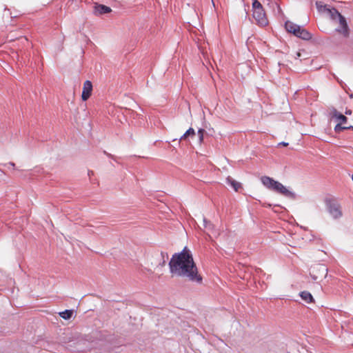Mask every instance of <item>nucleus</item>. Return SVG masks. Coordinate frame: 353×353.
Listing matches in <instances>:
<instances>
[{"mask_svg": "<svg viewBox=\"0 0 353 353\" xmlns=\"http://www.w3.org/2000/svg\"><path fill=\"white\" fill-rule=\"evenodd\" d=\"M168 265L172 276L185 278L196 283L202 282V276L199 274L191 252L186 247L181 252L174 254Z\"/></svg>", "mask_w": 353, "mask_h": 353, "instance_id": "nucleus-1", "label": "nucleus"}, {"mask_svg": "<svg viewBox=\"0 0 353 353\" xmlns=\"http://www.w3.org/2000/svg\"><path fill=\"white\" fill-rule=\"evenodd\" d=\"M261 181L263 185L269 190L281 194L286 197H289L293 199L296 198V194L294 192L289 190L282 183L274 180L272 178L264 176L261 178Z\"/></svg>", "mask_w": 353, "mask_h": 353, "instance_id": "nucleus-2", "label": "nucleus"}, {"mask_svg": "<svg viewBox=\"0 0 353 353\" xmlns=\"http://www.w3.org/2000/svg\"><path fill=\"white\" fill-rule=\"evenodd\" d=\"M285 28L288 32L292 33L302 39L310 40L312 38V34L307 30L292 21H287L285 23Z\"/></svg>", "mask_w": 353, "mask_h": 353, "instance_id": "nucleus-3", "label": "nucleus"}, {"mask_svg": "<svg viewBox=\"0 0 353 353\" xmlns=\"http://www.w3.org/2000/svg\"><path fill=\"white\" fill-rule=\"evenodd\" d=\"M325 205L329 214L332 219H339L342 217V207L336 200L327 199L325 200Z\"/></svg>", "mask_w": 353, "mask_h": 353, "instance_id": "nucleus-4", "label": "nucleus"}, {"mask_svg": "<svg viewBox=\"0 0 353 353\" xmlns=\"http://www.w3.org/2000/svg\"><path fill=\"white\" fill-rule=\"evenodd\" d=\"M203 226L205 229L206 230L207 235L209 238V240L212 242V244L213 246L216 247L217 245L216 241H214V238H216L217 236L219 235V232H214V225L211 223L210 222L208 221L207 219L203 217Z\"/></svg>", "mask_w": 353, "mask_h": 353, "instance_id": "nucleus-5", "label": "nucleus"}, {"mask_svg": "<svg viewBox=\"0 0 353 353\" xmlns=\"http://www.w3.org/2000/svg\"><path fill=\"white\" fill-rule=\"evenodd\" d=\"M336 21L339 22V26L336 28L335 30L341 34L344 37H348L350 35V29L345 18L341 15Z\"/></svg>", "mask_w": 353, "mask_h": 353, "instance_id": "nucleus-6", "label": "nucleus"}, {"mask_svg": "<svg viewBox=\"0 0 353 353\" xmlns=\"http://www.w3.org/2000/svg\"><path fill=\"white\" fill-rule=\"evenodd\" d=\"M253 17L260 26H265L268 23L265 13L263 9L253 10Z\"/></svg>", "mask_w": 353, "mask_h": 353, "instance_id": "nucleus-7", "label": "nucleus"}, {"mask_svg": "<svg viewBox=\"0 0 353 353\" xmlns=\"http://www.w3.org/2000/svg\"><path fill=\"white\" fill-rule=\"evenodd\" d=\"M92 84L90 81H85L83 83L81 99L83 101H87L91 95Z\"/></svg>", "mask_w": 353, "mask_h": 353, "instance_id": "nucleus-8", "label": "nucleus"}, {"mask_svg": "<svg viewBox=\"0 0 353 353\" xmlns=\"http://www.w3.org/2000/svg\"><path fill=\"white\" fill-rule=\"evenodd\" d=\"M331 119L336 123H345L347 121V117L336 110H333L330 112Z\"/></svg>", "mask_w": 353, "mask_h": 353, "instance_id": "nucleus-9", "label": "nucleus"}, {"mask_svg": "<svg viewBox=\"0 0 353 353\" xmlns=\"http://www.w3.org/2000/svg\"><path fill=\"white\" fill-rule=\"evenodd\" d=\"M226 183L230 185L231 188L236 192H237L241 188V184L230 176L227 177Z\"/></svg>", "mask_w": 353, "mask_h": 353, "instance_id": "nucleus-10", "label": "nucleus"}, {"mask_svg": "<svg viewBox=\"0 0 353 353\" xmlns=\"http://www.w3.org/2000/svg\"><path fill=\"white\" fill-rule=\"evenodd\" d=\"M300 296L307 303H312L314 301L312 295L307 291L301 292Z\"/></svg>", "mask_w": 353, "mask_h": 353, "instance_id": "nucleus-11", "label": "nucleus"}, {"mask_svg": "<svg viewBox=\"0 0 353 353\" xmlns=\"http://www.w3.org/2000/svg\"><path fill=\"white\" fill-rule=\"evenodd\" d=\"M97 11L102 14H107L111 12V8L108 6H106L105 5H99L97 7H96Z\"/></svg>", "mask_w": 353, "mask_h": 353, "instance_id": "nucleus-12", "label": "nucleus"}, {"mask_svg": "<svg viewBox=\"0 0 353 353\" xmlns=\"http://www.w3.org/2000/svg\"><path fill=\"white\" fill-rule=\"evenodd\" d=\"M328 12L332 20L336 21L339 17L341 15V13L336 8L328 9Z\"/></svg>", "mask_w": 353, "mask_h": 353, "instance_id": "nucleus-13", "label": "nucleus"}, {"mask_svg": "<svg viewBox=\"0 0 353 353\" xmlns=\"http://www.w3.org/2000/svg\"><path fill=\"white\" fill-rule=\"evenodd\" d=\"M72 314L73 310H65V311L59 312L60 316L65 320L70 319L72 317Z\"/></svg>", "mask_w": 353, "mask_h": 353, "instance_id": "nucleus-14", "label": "nucleus"}, {"mask_svg": "<svg viewBox=\"0 0 353 353\" xmlns=\"http://www.w3.org/2000/svg\"><path fill=\"white\" fill-rule=\"evenodd\" d=\"M315 269H316L319 272H322V274L323 275H325V276H326V274L327 273V268L323 264H319L316 267H314L313 270H312V272H314V270Z\"/></svg>", "mask_w": 353, "mask_h": 353, "instance_id": "nucleus-15", "label": "nucleus"}, {"mask_svg": "<svg viewBox=\"0 0 353 353\" xmlns=\"http://www.w3.org/2000/svg\"><path fill=\"white\" fill-rule=\"evenodd\" d=\"M160 256L161 259L159 262V265L164 266L166 263V261L168 259V254L166 252H161Z\"/></svg>", "mask_w": 353, "mask_h": 353, "instance_id": "nucleus-16", "label": "nucleus"}, {"mask_svg": "<svg viewBox=\"0 0 353 353\" xmlns=\"http://www.w3.org/2000/svg\"><path fill=\"white\" fill-rule=\"evenodd\" d=\"M192 136L194 137L195 135V132H194V130L192 128H189L184 134L181 137L180 140H182V139H186V137H189V136Z\"/></svg>", "mask_w": 353, "mask_h": 353, "instance_id": "nucleus-17", "label": "nucleus"}, {"mask_svg": "<svg viewBox=\"0 0 353 353\" xmlns=\"http://www.w3.org/2000/svg\"><path fill=\"white\" fill-rule=\"evenodd\" d=\"M252 8H253V10H260V9H263V6L259 1L254 0L252 3Z\"/></svg>", "mask_w": 353, "mask_h": 353, "instance_id": "nucleus-18", "label": "nucleus"}, {"mask_svg": "<svg viewBox=\"0 0 353 353\" xmlns=\"http://www.w3.org/2000/svg\"><path fill=\"white\" fill-rule=\"evenodd\" d=\"M341 125H342L341 123H336V125H335L334 130L336 132H339L340 131H342V130H346V129H349L351 128V127H344V126H342Z\"/></svg>", "mask_w": 353, "mask_h": 353, "instance_id": "nucleus-19", "label": "nucleus"}, {"mask_svg": "<svg viewBox=\"0 0 353 353\" xmlns=\"http://www.w3.org/2000/svg\"><path fill=\"white\" fill-rule=\"evenodd\" d=\"M204 132H205V130H203V129H199V130H198V135H199V136H201V135H203V136Z\"/></svg>", "mask_w": 353, "mask_h": 353, "instance_id": "nucleus-20", "label": "nucleus"}, {"mask_svg": "<svg viewBox=\"0 0 353 353\" xmlns=\"http://www.w3.org/2000/svg\"><path fill=\"white\" fill-rule=\"evenodd\" d=\"M279 145L287 146V145H288V143L283 141V142L279 143Z\"/></svg>", "mask_w": 353, "mask_h": 353, "instance_id": "nucleus-21", "label": "nucleus"}, {"mask_svg": "<svg viewBox=\"0 0 353 353\" xmlns=\"http://www.w3.org/2000/svg\"><path fill=\"white\" fill-rule=\"evenodd\" d=\"M203 140V135H201V136H199V141L200 143H201Z\"/></svg>", "mask_w": 353, "mask_h": 353, "instance_id": "nucleus-22", "label": "nucleus"}, {"mask_svg": "<svg viewBox=\"0 0 353 353\" xmlns=\"http://www.w3.org/2000/svg\"><path fill=\"white\" fill-rule=\"evenodd\" d=\"M8 165H10L11 167H12L13 168H14V167H15V164L12 162H10L8 163Z\"/></svg>", "mask_w": 353, "mask_h": 353, "instance_id": "nucleus-23", "label": "nucleus"}, {"mask_svg": "<svg viewBox=\"0 0 353 353\" xmlns=\"http://www.w3.org/2000/svg\"><path fill=\"white\" fill-rule=\"evenodd\" d=\"M318 279V276H313V279L314 280H316Z\"/></svg>", "mask_w": 353, "mask_h": 353, "instance_id": "nucleus-24", "label": "nucleus"}, {"mask_svg": "<svg viewBox=\"0 0 353 353\" xmlns=\"http://www.w3.org/2000/svg\"><path fill=\"white\" fill-rule=\"evenodd\" d=\"M90 173L93 174L92 171L88 172V175H90Z\"/></svg>", "mask_w": 353, "mask_h": 353, "instance_id": "nucleus-25", "label": "nucleus"}, {"mask_svg": "<svg viewBox=\"0 0 353 353\" xmlns=\"http://www.w3.org/2000/svg\"><path fill=\"white\" fill-rule=\"evenodd\" d=\"M212 4L214 6V1H213V0H212Z\"/></svg>", "mask_w": 353, "mask_h": 353, "instance_id": "nucleus-26", "label": "nucleus"}]
</instances>
